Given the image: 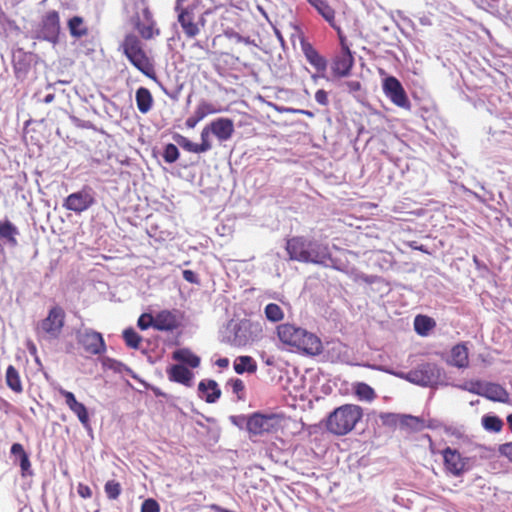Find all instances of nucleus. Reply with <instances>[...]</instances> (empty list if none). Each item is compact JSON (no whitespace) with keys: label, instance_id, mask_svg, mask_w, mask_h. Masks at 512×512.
<instances>
[{"label":"nucleus","instance_id":"1","mask_svg":"<svg viewBox=\"0 0 512 512\" xmlns=\"http://www.w3.org/2000/svg\"><path fill=\"white\" fill-rule=\"evenodd\" d=\"M286 250L291 260L340 269L332 259L328 245L316 240L293 237L287 241Z\"/></svg>","mask_w":512,"mask_h":512},{"label":"nucleus","instance_id":"2","mask_svg":"<svg viewBox=\"0 0 512 512\" xmlns=\"http://www.w3.org/2000/svg\"><path fill=\"white\" fill-rule=\"evenodd\" d=\"M276 334L279 341L291 351L313 356L322 352L323 347L320 338L295 324L283 323L278 325Z\"/></svg>","mask_w":512,"mask_h":512},{"label":"nucleus","instance_id":"3","mask_svg":"<svg viewBox=\"0 0 512 512\" xmlns=\"http://www.w3.org/2000/svg\"><path fill=\"white\" fill-rule=\"evenodd\" d=\"M362 416L363 410L360 406L345 404L330 413L326 426L335 435H345L354 429Z\"/></svg>","mask_w":512,"mask_h":512},{"label":"nucleus","instance_id":"4","mask_svg":"<svg viewBox=\"0 0 512 512\" xmlns=\"http://www.w3.org/2000/svg\"><path fill=\"white\" fill-rule=\"evenodd\" d=\"M121 49L136 69L149 78L155 77L153 60L147 55L137 36L128 34L121 43Z\"/></svg>","mask_w":512,"mask_h":512},{"label":"nucleus","instance_id":"5","mask_svg":"<svg viewBox=\"0 0 512 512\" xmlns=\"http://www.w3.org/2000/svg\"><path fill=\"white\" fill-rule=\"evenodd\" d=\"M201 0H177L176 11L178 21L188 37L196 36L204 26L203 12L200 7Z\"/></svg>","mask_w":512,"mask_h":512},{"label":"nucleus","instance_id":"6","mask_svg":"<svg viewBox=\"0 0 512 512\" xmlns=\"http://www.w3.org/2000/svg\"><path fill=\"white\" fill-rule=\"evenodd\" d=\"M398 378L404 379L412 384L422 387H435L441 384L442 370L433 363H424L417 366L408 373L383 369Z\"/></svg>","mask_w":512,"mask_h":512},{"label":"nucleus","instance_id":"7","mask_svg":"<svg viewBox=\"0 0 512 512\" xmlns=\"http://www.w3.org/2000/svg\"><path fill=\"white\" fill-rule=\"evenodd\" d=\"M284 418L279 414L255 413L247 420V429L252 435L275 433L283 427Z\"/></svg>","mask_w":512,"mask_h":512},{"label":"nucleus","instance_id":"8","mask_svg":"<svg viewBox=\"0 0 512 512\" xmlns=\"http://www.w3.org/2000/svg\"><path fill=\"white\" fill-rule=\"evenodd\" d=\"M64 319L65 313L62 308H51L47 317L37 324V335L46 340L58 338L64 326Z\"/></svg>","mask_w":512,"mask_h":512},{"label":"nucleus","instance_id":"9","mask_svg":"<svg viewBox=\"0 0 512 512\" xmlns=\"http://www.w3.org/2000/svg\"><path fill=\"white\" fill-rule=\"evenodd\" d=\"M441 455L445 472L452 476L460 477L471 468L470 459L457 449L446 447L441 451Z\"/></svg>","mask_w":512,"mask_h":512},{"label":"nucleus","instance_id":"10","mask_svg":"<svg viewBox=\"0 0 512 512\" xmlns=\"http://www.w3.org/2000/svg\"><path fill=\"white\" fill-rule=\"evenodd\" d=\"M60 31L59 15L56 11H48L42 18L36 38L56 43Z\"/></svg>","mask_w":512,"mask_h":512},{"label":"nucleus","instance_id":"11","mask_svg":"<svg viewBox=\"0 0 512 512\" xmlns=\"http://www.w3.org/2000/svg\"><path fill=\"white\" fill-rule=\"evenodd\" d=\"M95 202L94 193L91 188H83L80 191L70 194L64 201L63 206L75 213H81L89 209Z\"/></svg>","mask_w":512,"mask_h":512},{"label":"nucleus","instance_id":"12","mask_svg":"<svg viewBox=\"0 0 512 512\" xmlns=\"http://www.w3.org/2000/svg\"><path fill=\"white\" fill-rule=\"evenodd\" d=\"M54 389L58 392V394L64 398L65 405L70 409V411L78 418L79 422L84 426H89V413L86 406L79 402L75 395L65 390L63 387L57 385Z\"/></svg>","mask_w":512,"mask_h":512},{"label":"nucleus","instance_id":"13","mask_svg":"<svg viewBox=\"0 0 512 512\" xmlns=\"http://www.w3.org/2000/svg\"><path fill=\"white\" fill-rule=\"evenodd\" d=\"M385 95L397 106L408 108L410 103L401 83L393 76L386 77L383 81Z\"/></svg>","mask_w":512,"mask_h":512},{"label":"nucleus","instance_id":"14","mask_svg":"<svg viewBox=\"0 0 512 512\" xmlns=\"http://www.w3.org/2000/svg\"><path fill=\"white\" fill-rule=\"evenodd\" d=\"M79 342L90 354H101L106 350L102 335L92 330H84L78 336Z\"/></svg>","mask_w":512,"mask_h":512},{"label":"nucleus","instance_id":"15","mask_svg":"<svg viewBox=\"0 0 512 512\" xmlns=\"http://www.w3.org/2000/svg\"><path fill=\"white\" fill-rule=\"evenodd\" d=\"M254 325L244 321L232 325L233 336L228 338V342L233 346H244L253 340L252 330Z\"/></svg>","mask_w":512,"mask_h":512},{"label":"nucleus","instance_id":"16","mask_svg":"<svg viewBox=\"0 0 512 512\" xmlns=\"http://www.w3.org/2000/svg\"><path fill=\"white\" fill-rule=\"evenodd\" d=\"M212 135H214L220 142H226L231 139L234 134L233 120L225 117L216 118L209 123Z\"/></svg>","mask_w":512,"mask_h":512},{"label":"nucleus","instance_id":"17","mask_svg":"<svg viewBox=\"0 0 512 512\" xmlns=\"http://www.w3.org/2000/svg\"><path fill=\"white\" fill-rule=\"evenodd\" d=\"M354 64V58L351 54L350 49H346L345 51H340L333 60L332 63V71L337 77H345L348 76L351 68Z\"/></svg>","mask_w":512,"mask_h":512},{"label":"nucleus","instance_id":"18","mask_svg":"<svg viewBox=\"0 0 512 512\" xmlns=\"http://www.w3.org/2000/svg\"><path fill=\"white\" fill-rule=\"evenodd\" d=\"M154 321V328L160 331H171L179 325V317L176 311H160L154 316Z\"/></svg>","mask_w":512,"mask_h":512},{"label":"nucleus","instance_id":"19","mask_svg":"<svg viewBox=\"0 0 512 512\" xmlns=\"http://www.w3.org/2000/svg\"><path fill=\"white\" fill-rule=\"evenodd\" d=\"M198 390L200 397L208 403L216 402L221 395V390L214 380L201 381Z\"/></svg>","mask_w":512,"mask_h":512},{"label":"nucleus","instance_id":"20","mask_svg":"<svg viewBox=\"0 0 512 512\" xmlns=\"http://www.w3.org/2000/svg\"><path fill=\"white\" fill-rule=\"evenodd\" d=\"M168 377L171 381L181 383L185 386H191L193 373L181 364L173 365L167 369Z\"/></svg>","mask_w":512,"mask_h":512},{"label":"nucleus","instance_id":"21","mask_svg":"<svg viewBox=\"0 0 512 512\" xmlns=\"http://www.w3.org/2000/svg\"><path fill=\"white\" fill-rule=\"evenodd\" d=\"M447 362L458 368H466L469 364L468 348L464 344L455 345L450 351Z\"/></svg>","mask_w":512,"mask_h":512},{"label":"nucleus","instance_id":"22","mask_svg":"<svg viewBox=\"0 0 512 512\" xmlns=\"http://www.w3.org/2000/svg\"><path fill=\"white\" fill-rule=\"evenodd\" d=\"M481 396L497 402H507L508 392L499 384L484 382Z\"/></svg>","mask_w":512,"mask_h":512},{"label":"nucleus","instance_id":"23","mask_svg":"<svg viewBox=\"0 0 512 512\" xmlns=\"http://www.w3.org/2000/svg\"><path fill=\"white\" fill-rule=\"evenodd\" d=\"M308 3L327 21L332 28H337L335 23V10L328 0H307Z\"/></svg>","mask_w":512,"mask_h":512},{"label":"nucleus","instance_id":"24","mask_svg":"<svg viewBox=\"0 0 512 512\" xmlns=\"http://www.w3.org/2000/svg\"><path fill=\"white\" fill-rule=\"evenodd\" d=\"M143 16H144L146 23L142 24V23L138 22L136 24V27L143 38L151 39L155 35L159 34V30H157L155 28V22L153 21L152 15L147 8L143 9Z\"/></svg>","mask_w":512,"mask_h":512},{"label":"nucleus","instance_id":"25","mask_svg":"<svg viewBox=\"0 0 512 512\" xmlns=\"http://www.w3.org/2000/svg\"><path fill=\"white\" fill-rule=\"evenodd\" d=\"M136 104L138 110L143 114H146L151 110L153 98L150 91L147 88L140 87L136 91Z\"/></svg>","mask_w":512,"mask_h":512},{"label":"nucleus","instance_id":"26","mask_svg":"<svg viewBox=\"0 0 512 512\" xmlns=\"http://www.w3.org/2000/svg\"><path fill=\"white\" fill-rule=\"evenodd\" d=\"M19 231L17 227L9 220L0 221V238L6 240L9 244H17L16 236Z\"/></svg>","mask_w":512,"mask_h":512},{"label":"nucleus","instance_id":"27","mask_svg":"<svg viewBox=\"0 0 512 512\" xmlns=\"http://www.w3.org/2000/svg\"><path fill=\"white\" fill-rule=\"evenodd\" d=\"M256 369V362L250 356H239L234 361V370L238 374H243L245 372L254 373Z\"/></svg>","mask_w":512,"mask_h":512},{"label":"nucleus","instance_id":"28","mask_svg":"<svg viewBox=\"0 0 512 512\" xmlns=\"http://www.w3.org/2000/svg\"><path fill=\"white\" fill-rule=\"evenodd\" d=\"M303 51L308 62L313 65L318 71L326 69V60L318 54L310 45H304Z\"/></svg>","mask_w":512,"mask_h":512},{"label":"nucleus","instance_id":"29","mask_svg":"<svg viewBox=\"0 0 512 512\" xmlns=\"http://www.w3.org/2000/svg\"><path fill=\"white\" fill-rule=\"evenodd\" d=\"M173 358L179 362L189 365L192 368H196L200 364V358L188 349H179L175 351L173 353Z\"/></svg>","mask_w":512,"mask_h":512},{"label":"nucleus","instance_id":"30","mask_svg":"<svg viewBox=\"0 0 512 512\" xmlns=\"http://www.w3.org/2000/svg\"><path fill=\"white\" fill-rule=\"evenodd\" d=\"M435 326V321L424 315H418L414 320L415 331L422 336L427 335Z\"/></svg>","mask_w":512,"mask_h":512},{"label":"nucleus","instance_id":"31","mask_svg":"<svg viewBox=\"0 0 512 512\" xmlns=\"http://www.w3.org/2000/svg\"><path fill=\"white\" fill-rule=\"evenodd\" d=\"M222 109L205 100H201L196 106L194 113L198 116V119L203 120L206 116L221 112Z\"/></svg>","mask_w":512,"mask_h":512},{"label":"nucleus","instance_id":"32","mask_svg":"<svg viewBox=\"0 0 512 512\" xmlns=\"http://www.w3.org/2000/svg\"><path fill=\"white\" fill-rule=\"evenodd\" d=\"M6 383L15 392L20 393L22 391V384L20 376L17 370L10 365L6 371Z\"/></svg>","mask_w":512,"mask_h":512},{"label":"nucleus","instance_id":"33","mask_svg":"<svg viewBox=\"0 0 512 512\" xmlns=\"http://www.w3.org/2000/svg\"><path fill=\"white\" fill-rule=\"evenodd\" d=\"M481 423L484 429L490 432H500L503 427L502 420L494 415H484Z\"/></svg>","mask_w":512,"mask_h":512},{"label":"nucleus","instance_id":"34","mask_svg":"<svg viewBox=\"0 0 512 512\" xmlns=\"http://www.w3.org/2000/svg\"><path fill=\"white\" fill-rule=\"evenodd\" d=\"M356 396L363 401H372L375 397V391L366 383H357L354 387Z\"/></svg>","mask_w":512,"mask_h":512},{"label":"nucleus","instance_id":"35","mask_svg":"<svg viewBox=\"0 0 512 512\" xmlns=\"http://www.w3.org/2000/svg\"><path fill=\"white\" fill-rule=\"evenodd\" d=\"M68 27L71 35L77 38L82 37L87 33V28L85 27L82 18L77 16L69 20Z\"/></svg>","mask_w":512,"mask_h":512},{"label":"nucleus","instance_id":"36","mask_svg":"<svg viewBox=\"0 0 512 512\" xmlns=\"http://www.w3.org/2000/svg\"><path fill=\"white\" fill-rule=\"evenodd\" d=\"M266 318L271 322H279L284 318V312L281 307L275 303L266 305L264 309Z\"/></svg>","mask_w":512,"mask_h":512},{"label":"nucleus","instance_id":"37","mask_svg":"<svg viewBox=\"0 0 512 512\" xmlns=\"http://www.w3.org/2000/svg\"><path fill=\"white\" fill-rule=\"evenodd\" d=\"M123 338L126 344L131 348H138L141 337L136 333V331L132 328L126 329L123 332Z\"/></svg>","mask_w":512,"mask_h":512},{"label":"nucleus","instance_id":"38","mask_svg":"<svg viewBox=\"0 0 512 512\" xmlns=\"http://www.w3.org/2000/svg\"><path fill=\"white\" fill-rule=\"evenodd\" d=\"M212 134V130L210 129L209 124L206 125L201 131V143L199 147L202 153L209 151L212 148V143L210 140V135Z\"/></svg>","mask_w":512,"mask_h":512},{"label":"nucleus","instance_id":"39","mask_svg":"<svg viewBox=\"0 0 512 512\" xmlns=\"http://www.w3.org/2000/svg\"><path fill=\"white\" fill-rule=\"evenodd\" d=\"M176 142L180 147H182L183 149H185L188 152L202 153V151L199 147V144L193 143L192 141H190L188 138H186L184 136H178L176 138Z\"/></svg>","mask_w":512,"mask_h":512},{"label":"nucleus","instance_id":"40","mask_svg":"<svg viewBox=\"0 0 512 512\" xmlns=\"http://www.w3.org/2000/svg\"><path fill=\"white\" fill-rule=\"evenodd\" d=\"M483 385V381H467L459 385L458 388L481 396Z\"/></svg>","mask_w":512,"mask_h":512},{"label":"nucleus","instance_id":"41","mask_svg":"<svg viewBox=\"0 0 512 512\" xmlns=\"http://www.w3.org/2000/svg\"><path fill=\"white\" fill-rule=\"evenodd\" d=\"M104 488L109 499H117L121 493L120 484L113 480L108 481Z\"/></svg>","mask_w":512,"mask_h":512},{"label":"nucleus","instance_id":"42","mask_svg":"<svg viewBox=\"0 0 512 512\" xmlns=\"http://www.w3.org/2000/svg\"><path fill=\"white\" fill-rule=\"evenodd\" d=\"M179 157V151L176 145H166L163 153V158L167 163H174Z\"/></svg>","mask_w":512,"mask_h":512},{"label":"nucleus","instance_id":"43","mask_svg":"<svg viewBox=\"0 0 512 512\" xmlns=\"http://www.w3.org/2000/svg\"><path fill=\"white\" fill-rule=\"evenodd\" d=\"M227 384L231 387L232 392L237 396V399H243L244 383L241 379H231L228 381Z\"/></svg>","mask_w":512,"mask_h":512},{"label":"nucleus","instance_id":"44","mask_svg":"<svg viewBox=\"0 0 512 512\" xmlns=\"http://www.w3.org/2000/svg\"><path fill=\"white\" fill-rule=\"evenodd\" d=\"M154 322V316L149 313H144L139 317L137 324L141 330H146L149 327L154 328Z\"/></svg>","mask_w":512,"mask_h":512},{"label":"nucleus","instance_id":"45","mask_svg":"<svg viewBox=\"0 0 512 512\" xmlns=\"http://www.w3.org/2000/svg\"><path fill=\"white\" fill-rule=\"evenodd\" d=\"M141 512H160V506L156 500L148 498L142 503Z\"/></svg>","mask_w":512,"mask_h":512},{"label":"nucleus","instance_id":"46","mask_svg":"<svg viewBox=\"0 0 512 512\" xmlns=\"http://www.w3.org/2000/svg\"><path fill=\"white\" fill-rule=\"evenodd\" d=\"M498 451L502 456L512 462V442L500 445Z\"/></svg>","mask_w":512,"mask_h":512},{"label":"nucleus","instance_id":"47","mask_svg":"<svg viewBox=\"0 0 512 512\" xmlns=\"http://www.w3.org/2000/svg\"><path fill=\"white\" fill-rule=\"evenodd\" d=\"M224 35L228 38V39H231L235 42H243L244 41V38L239 34L237 33L236 31H234L233 29H226L224 31Z\"/></svg>","mask_w":512,"mask_h":512},{"label":"nucleus","instance_id":"48","mask_svg":"<svg viewBox=\"0 0 512 512\" xmlns=\"http://www.w3.org/2000/svg\"><path fill=\"white\" fill-rule=\"evenodd\" d=\"M315 100L325 106L328 104V95L324 90L320 89L315 93Z\"/></svg>","mask_w":512,"mask_h":512},{"label":"nucleus","instance_id":"49","mask_svg":"<svg viewBox=\"0 0 512 512\" xmlns=\"http://www.w3.org/2000/svg\"><path fill=\"white\" fill-rule=\"evenodd\" d=\"M11 453L15 456H19V459H21L23 456H27L26 452L24 451V448L19 443H14L11 447Z\"/></svg>","mask_w":512,"mask_h":512},{"label":"nucleus","instance_id":"50","mask_svg":"<svg viewBox=\"0 0 512 512\" xmlns=\"http://www.w3.org/2000/svg\"><path fill=\"white\" fill-rule=\"evenodd\" d=\"M77 492L82 498H90L92 496L91 489L84 484H79L77 487Z\"/></svg>","mask_w":512,"mask_h":512},{"label":"nucleus","instance_id":"51","mask_svg":"<svg viewBox=\"0 0 512 512\" xmlns=\"http://www.w3.org/2000/svg\"><path fill=\"white\" fill-rule=\"evenodd\" d=\"M183 278L190 283H197V275L191 270L183 271Z\"/></svg>","mask_w":512,"mask_h":512},{"label":"nucleus","instance_id":"52","mask_svg":"<svg viewBox=\"0 0 512 512\" xmlns=\"http://www.w3.org/2000/svg\"><path fill=\"white\" fill-rule=\"evenodd\" d=\"M30 461H29V458H28V455L27 456H23L21 459H20V467L22 469V473L23 475L29 471L30 469Z\"/></svg>","mask_w":512,"mask_h":512},{"label":"nucleus","instance_id":"53","mask_svg":"<svg viewBox=\"0 0 512 512\" xmlns=\"http://www.w3.org/2000/svg\"><path fill=\"white\" fill-rule=\"evenodd\" d=\"M200 121L201 119H198V116L193 113V115L187 118L185 124L188 128H194Z\"/></svg>","mask_w":512,"mask_h":512},{"label":"nucleus","instance_id":"54","mask_svg":"<svg viewBox=\"0 0 512 512\" xmlns=\"http://www.w3.org/2000/svg\"><path fill=\"white\" fill-rule=\"evenodd\" d=\"M334 29H335V30H337L338 35H339L340 44H341V51H345V48H346V49H349V46L347 45V43H346V39H345V37L342 35V32H341L340 28L337 26V28H334Z\"/></svg>","mask_w":512,"mask_h":512},{"label":"nucleus","instance_id":"55","mask_svg":"<svg viewBox=\"0 0 512 512\" xmlns=\"http://www.w3.org/2000/svg\"><path fill=\"white\" fill-rule=\"evenodd\" d=\"M216 365L221 368H226L229 365V360L228 358H220L216 361Z\"/></svg>","mask_w":512,"mask_h":512},{"label":"nucleus","instance_id":"56","mask_svg":"<svg viewBox=\"0 0 512 512\" xmlns=\"http://www.w3.org/2000/svg\"><path fill=\"white\" fill-rule=\"evenodd\" d=\"M396 415L394 414H390V413H387V414H383L381 415V419L387 423V422H390V421H393L395 419Z\"/></svg>","mask_w":512,"mask_h":512},{"label":"nucleus","instance_id":"57","mask_svg":"<svg viewBox=\"0 0 512 512\" xmlns=\"http://www.w3.org/2000/svg\"><path fill=\"white\" fill-rule=\"evenodd\" d=\"M54 100V94H48L44 98L45 103H51Z\"/></svg>","mask_w":512,"mask_h":512},{"label":"nucleus","instance_id":"58","mask_svg":"<svg viewBox=\"0 0 512 512\" xmlns=\"http://www.w3.org/2000/svg\"><path fill=\"white\" fill-rule=\"evenodd\" d=\"M349 86H350V88H351L352 90H358V89H359V87H360V85H359V83H358V82H350V83H349Z\"/></svg>","mask_w":512,"mask_h":512},{"label":"nucleus","instance_id":"59","mask_svg":"<svg viewBox=\"0 0 512 512\" xmlns=\"http://www.w3.org/2000/svg\"><path fill=\"white\" fill-rule=\"evenodd\" d=\"M108 363H111V364H109V367H114V365H113V364H115L116 362H114V361H113V360H111V359H106V360L104 361V365H108Z\"/></svg>","mask_w":512,"mask_h":512},{"label":"nucleus","instance_id":"60","mask_svg":"<svg viewBox=\"0 0 512 512\" xmlns=\"http://www.w3.org/2000/svg\"><path fill=\"white\" fill-rule=\"evenodd\" d=\"M507 423H508L510 429L512 430V414H509L507 416Z\"/></svg>","mask_w":512,"mask_h":512},{"label":"nucleus","instance_id":"61","mask_svg":"<svg viewBox=\"0 0 512 512\" xmlns=\"http://www.w3.org/2000/svg\"><path fill=\"white\" fill-rule=\"evenodd\" d=\"M258 10H260V11H261V13L265 15V12L262 10V8H261V7H258Z\"/></svg>","mask_w":512,"mask_h":512},{"label":"nucleus","instance_id":"62","mask_svg":"<svg viewBox=\"0 0 512 512\" xmlns=\"http://www.w3.org/2000/svg\"><path fill=\"white\" fill-rule=\"evenodd\" d=\"M266 363H267L268 365L272 364V362H271L270 360H267V361H266Z\"/></svg>","mask_w":512,"mask_h":512}]
</instances>
